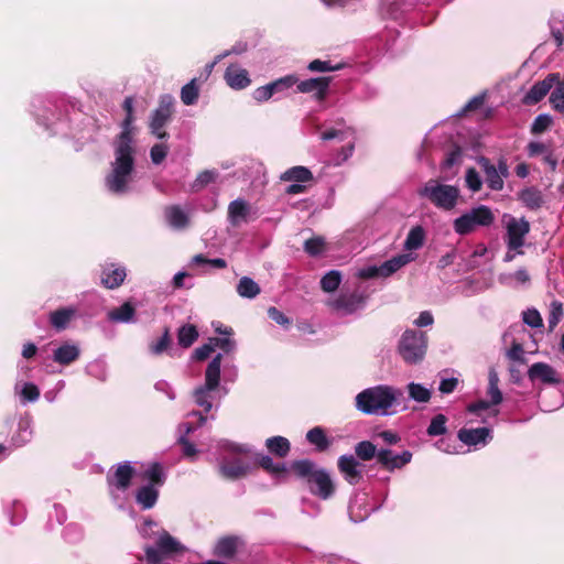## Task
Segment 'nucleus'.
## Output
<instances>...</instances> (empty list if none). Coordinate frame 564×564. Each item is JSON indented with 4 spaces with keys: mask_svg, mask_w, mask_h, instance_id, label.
Returning <instances> with one entry per match:
<instances>
[{
    "mask_svg": "<svg viewBox=\"0 0 564 564\" xmlns=\"http://www.w3.org/2000/svg\"><path fill=\"white\" fill-rule=\"evenodd\" d=\"M127 115L121 124V133L115 141V161L111 170L105 178L106 188L116 195H124L130 192V183L134 170V147L132 138L133 98L127 97L123 101Z\"/></svg>",
    "mask_w": 564,
    "mask_h": 564,
    "instance_id": "1",
    "label": "nucleus"
},
{
    "mask_svg": "<svg viewBox=\"0 0 564 564\" xmlns=\"http://www.w3.org/2000/svg\"><path fill=\"white\" fill-rule=\"evenodd\" d=\"M223 355L217 354L205 370V382L193 391L194 403L202 411H192L188 415L197 417V426H203L208 420H215V415H205L214 408L218 409L220 400L227 394V389H220V367Z\"/></svg>",
    "mask_w": 564,
    "mask_h": 564,
    "instance_id": "2",
    "label": "nucleus"
},
{
    "mask_svg": "<svg viewBox=\"0 0 564 564\" xmlns=\"http://www.w3.org/2000/svg\"><path fill=\"white\" fill-rule=\"evenodd\" d=\"M402 398L403 392L401 389L388 384H379L359 392L355 398V405L364 414L390 415L394 413L391 409L399 405Z\"/></svg>",
    "mask_w": 564,
    "mask_h": 564,
    "instance_id": "3",
    "label": "nucleus"
},
{
    "mask_svg": "<svg viewBox=\"0 0 564 564\" xmlns=\"http://www.w3.org/2000/svg\"><path fill=\"white\" fill-rule=\"evenodd\" d=\"M291 468L297 476L306 479L313 495L324 500L333 496L335 486L327 470L317 468L310 459L295 460Z\"/></svg>",
    "mask_w": 564,
    "mask_h": 564,
    "instance_id": "4",
    "label": "nucleus"
},
{
    "mask_svg": "<svg viewBox=\"0 0 564 564\" xmlns=\"http://www.w3.org/2000/svg\"><path fill=\"white\" fill-rule=\"evenodd\" d=\"M417 194L438 209L452 210L458 204L460 191L455 185L444 184L432 178L417 191Z\"/></svg>",
    "mask_w": 564,
    "mask_h": 564,
    "instance_id": "5",
    "label": "nucleus"
},
{
    "mask_svg": "<svg viewBox=\"0 0 564 564\" xmlns=\"http://www.w3.org/2000/svg\"><path fill=\"white\" fill-rule=\"evenodd\" d=\"M427 350V336L417 329H406L398 343V352L408 365L420 364Z\"/></svg>",
    "mask_w": 564,
    "mask_h": 564,
    "instance_id": "6",
    "label": "nucleus"
},
{
    "mask_svg": "<svg viewBox=\"0 0 564 564\" xmlns=\"http://www.w3.org/2000/svg\"><path fill=\"white\" fill-rule=\"evenodd\" d=\"M494 212L486 205H478L455 218L453 229L459 236H467L480 227H490L495 223Z\"/></svg>",
    "mask_w": 564,
    "mask_h": 564,
    "instance_id": "7",
    "label": "nucleus"
},
{
    "mask_svg": "<svg viewBox=\"0 0 564 564\" xmlns=\"http://www.w3.org/2000/svg\"><path fill=\"white\" fill-rule=\"evenodd\" d=\"M221 448L224 451V455L219 462V471L221 476L231 480L246 476L249 470V465L236 455L247 453L249 451L248 447L245 445L224 442Z\"/></svg>",
    "mask_w": 564,
    "mask_h": 564,
    "instance_id": "8",
    "label": "nucleus"
},
{
    "mask_svg": "<svg viewBox=\"0 0 564 564\" xmlns=\"http://www.w3.org/2000/svg\"><path fill=\"white\" fill-rule=\"evenodd\" d=\"M183 550L184 547L177 540L162 530L159 532L155 545H147L144 547L145 560L148 564H161L164 558Z\"/></svg>",
    "mask_w": 564,
    "mask_h": 564,
    "instance_id": "9",
    "label": "nucleus"
},
{
    "mask_svg": "<svg viewBox=\"0 0 564 564\" xmlns=\"http://www.w3.org/2000/svg\"><path fill=\"white\" fill-rule=\"evenodd\" d=\"M174 98L172 95L160 97L158 108L152 112L149 128L158 139H166L169 133L164 130L173 113Z\"/></svg>",
    "mask_w": 564,
    "mask_h": 564,
    "instance_id": "10",
    "label": "nucleus"
},
{
    "mask_svg": "<svg viewBox=\"0 0 564 564\" xmlns=\"http://www.w3.org/2000/svg\"><path fill=\"white\" fill-rule=\"evenodd\" d=\"M134 469L129 462L119 464L115 470L107 475L109 491L115 501L119 500V492H124L131 482Z\"/></svg>",
    "mask_w": 564,
    "mask_h": 564,
    "instance_id": "11",
    "label": "nucleus"
},
{
    "mask_svg": "<svg viewBox=\"0 0 564 564\" xmlns=\"http://www.w3.org/2000/svg\"><path fill=\"white\" fill-rule=\"evenodd\" d=\"M507 247L509 250H518L524 245V237L530 231V224L524 218L510 217L507 221Z\"/></svg>",
    "mask_w": 564,
    "mask_h": 564,
    "instance_id": "12",
    "label": "nucleus"
},
{
    "mask_svg": "<svg viewBox=\"0 0 564 564\" xmlns=\"http://www.w3.org/2000/svg\"><path fill=\"white\" fill-rule=\"evenodd\" d=\"M126 278V267L115 262L101 264L100 281L105 288L110 290L117 289L124 282Z\"/></svg>",
    "mask_w": 564,
    "mask_h": 564,
    "instance_id": "13",
    "label": "nucleus"
},
{
    "mask_svg": "<svg viewBox=\"0 0 564 564\" xmlns=\"http://www.w3.org/2000/svg\"><path fill=\"white\" fill-rule=\"evenodd\" d=\"M457 437L465 445L478 448L486 446L492 440V431L489 427H463L458 431Z\"/></svg>",
    "mask_w": 564,
    "mask_h": 564,
    "instance_id": "14",
    "label": "nucleus"
},
{
    "mask_svg": "<svg viewBox=\"0 0 564 564\" xmlns=\"http://www.w3.org/2000/svg\"><path fill=\"white\" fill-rule=\"evenodd\" d=\"M410 451H403L401 454H395L389 448H380L377 454V462L387 470L401 469L408 465L412 459Z\"/></svg>",
    "mask_w": 564,
    "mask_h": 564,
    "instance_id": "15",
    "label": "nucleus"
},
{
    "mask_svg": "<svg viewBox=\"0 0 564 564\" xmlns=\"http://www.w3.org/2000/svg\"><path fill=\"white\" fill-rule=\"evenodd\" d=\"M560 74L551 73L543 80L536 82L523 97L525 105H534L541 101L558 82Z\"/></svg>",
    "mask_w": 564,
    "mask_h": 564,
    "instance_id": "16",
    "label": "nucleus"
},
{
    "mask_svg": "<svg viewBox=\"0 0 564 564\" xmlns=\"http://www.w3.org/2000/svg\"><path fill=\"white\" fill-rule=\"evenodd\" d=\"M252 216L251 205L242 198H237L229 203L227 219L232 227H239L242 223H248Z\"/></svg>",
    "mask_w": 564,
    "mask_h": 564,
    "instance_id": "17",
    "label": "nucleus"
},
{
    "mask_svg": "<svg viewBox=\"0 0 564 564\" xmlns=\"http://www.w3.org/2000/svg\"><path fill=\"white\" fill-rule=\"evenodd\" d=\"M164 219L174 230H185L191 225L189 212L180 205H170L164 208Z\"/></svg>",
    "mask_w": 564,
    "mask_h": 564,
    "instance_id": "18",
    "label": "nucleus"
},
{
    "mask_svg": "<svg viewBox=\"0 0 564 564\" xmlns=\"http://www.w3.org/2000/svg\"><path fill=\"white\" fill-rule=\"evenodd\" d=\"M332 77H315L295 84L297 91L303 94L314 93L316 100H324L330 84Z\"/></svg>",
    "mask_w": 564,
    "mask_h": 564,
    "instance_id": "19",
    "label": "nucleus"
},
{
    "mask_svg": "<svg viewBox=\"0 0 564 564\" xmlns=\"http://www.w3.org/2000/svg\"><path fill=\"white\" fill-rule=\"evenodd\" d=\"M338 469L344 478L356 485L362 477V465L352 455H343L338 458Z\"/></svg>",
    "mask_w": 564,
    "mask_h": 564,
    "instance_id": "20",
    "label": "nucleus"
},
{
    "mask_svg": "<svg viewBox=\"0 0 564 564\" xmlns=\"http://www.w3.org/2000/svg\"><path fill=\"white\" fill-rule=\"evenodd\" d=\"M529 379L540 381L545 384H557L560 383V377L556 370L545 362H535L528 370Z\"/></svg>",
    "mask_w": 564,
    "mask_h": 564,
    "instance_id": "21",
    "label": "nucleus"
},
{
    "mask_svg": "<svg viewBox=\"0 0 564 564\" xmlns=\"http://www.w3.org/2000/svg\"><path fill=\"white\" fill-rule=\"evenodd\" d=\"M478 164L485 174L487 186L495 192L502 191L505 181L502 180L499 172L496 171V165H494L490 160L485 156L478 159Z\"/></svg>",
    "mask_w": 564,
    "mask_h": 564,
    "instance_id": "22",
    "label": "nucleus"
},
{
    "mask_svg": "<svg viewBox=\"0 0 564 564\" xmlns=\"http://www.w3.org/2000/svg\"><path fill=\"white\" fill-rule=\"evenodd\" d=\"M225 80L230 88L237 90L247 88L251 83L249 73L237 65H230L227 67L225 72Z\"/></svg>",
    "mask_w": 564,
    "mask_h": 564,
    "instance_id": "23",
    "label": "nucleus"
},
{
    "mask_svg": "<svg viewBox=\"0 0 564 564\" xmlns=\"http://www.w3.org/2000/svg\"><path fill=\"white\" fill-rule=\"evenodd\" d=\"M364 305V297L357 293L341 294L332 302V306L341 314H351Z\"/></svg>",
    "mask_w": 564,
    "mask_h": 564,
    "instance_id": "24",
    "label": "nucleus"
},
{
    "mask_svg": "<svg viewBox=\"0 0 564 564\" xmlns=\"http://www.w3.org/2000/svg\"><path fill=\"white\" fill-rule=\"evenodd\" d=\"M519 199L523 205L532 210H536L544 204L543 194L536 187H528L519 193Z\"/></svg>",
    "mask_w": 564,
    "mask_h": 564,
    "instance_id": "25",
    "label": "nucleus"
},
{
    "mask_svg": "<svg viewBox=\"0 0 564 564\" xmlns=\"http://www.w3.org/2000/svg\"><path fill=\"white\" fill-rule=\"evenodd\" d=\"M159 490L153 485H144L140 487L135 494L137 502L142 509H151L156 503Z\"/></svg>",
    "mask_w": 564,
    "mask_h": 564,
    "instance_id": "26",
    "label": "nucleus"
},
{
    "mask_svg": "<svg viewBox=\"0 0 564 564\" xmlns=\"http://www.w3.org/2000/svg\"><path fill=\"white\" fill-rule=\"evenodd\" d=\"M413 259L414 258L412 257V254L403 253V254L395 256V257L384 261L380 265L381 276L386 278V276L393 274L399 269H401L409 262L413 261Z\"/></svg>",
    "mask_w": 564,
    "mask_h": 564,
    "instance_id": "27",
    "label": "nucleus"
},
{
    "mask_svg": "<svg viewBox=\"0 0 564 564\" xmlns=\"http://www.w3.org/2000/svg\"><path fill=\"white\" fill-rule=\"evenodd\" d=\"M281 180L284 182L308 183L313 180V174L307 167L297 165L282 173Z\"/></svg>",
    "mask_w": 564,
    "mask_h": 564,
    "instance_id": "28",
    "label": "nucleus"
},
{
    "mask_svg": "<svg viewBox=\"0 0 564 564\" xmlns=\"http://www.w3.org/2000/svg\"><path fill=\"white\" fill-rule=\"evenodd\" d=\"M265 446L271 454H274L281 458L288 456L291 444L288 438L283 436H272L265 441Z\"/></svg>",
    "mask_w": 564,
    "mask_h": 564,
    "instance_id": "29",
    "label": "nucleus"
},
{
    "mask_svg": "<svg viewBox=\"0 0 564 564\" xmlns=\"http://www.w3.org/2000/svg\"><path fill=\"white\" fill-rule=\"evenodd\" d=\"M134 314V307L129 302H127L120 307L111 310L108 313V318L117 323H130L133 322Z\"/></svg>",
    "mask_w": 564,
    "mask_h": 564,
    "instance_id": "30",
    "label": "nucleus"
},
{
    "mask_svg": "<svg viewBox=\"0 0 564 564\" xmlns=\"http://www.w3.org/2000/svg\"><path fill=\"white\" fill-rule=\"evenodd\" d=\"M425 240V230L422 226H415L411 228L409 231L405 241L404 249L408 251H413L420 249Z\"/></svg>",
    "mask_w": 564,
    "mask_h": 564,
    "instance_id": "31",
    "label": "nucleus"
},
{
    "mask_svg": "<svg viewBox=\"0 0 564 564\" xmlns=\"http://www.w3.org/2000/svg\"><path fill=\"white\" fill-rule=\"evenodd\" d=\"M306 440L312 445H315V447L318 452L326 451L330 445V442L327 438L325 431L319 426H315V427L311 429L306 433Z\"/></svg>",
    "mask_w": 564,
    "mask_h": 564,
    "instance_id": "32",
    "label": "nucleus"
},
{
    "mask_svg": "<svg viewBox=\"0 0 564 564\" xmlns=\"http://www.w3.org/2000/svg\"><path fill=\"white\" fill-rule=\"evenodd\" d=\"M258 463L264 470L276 478L282 477L286 473V465L284 463H275L268 455H260Z\"/></svg>",
    "mask_w": 564,
    "mask_h": 564,
    "instance_id": "33",
    "label": "nucleus"
},
{
    "mask_svg": "<svg viewBox=\"0 0 564 564\" xmlns=\"http://www.w3.org/2000/svg\"><path fill=\"white\" fill-rule=\"evenodd\" d=\"M499 377L496 370L491 369L488 375V390L487 394L490 398V403L492 405H498L502 402V392L499 387Z\"/></svg>",
    "mask_w": 564,
    "mask_h": 564,
    "instance_id": "34",
    "label": "nucleus"
},
{
    "mask_svg": "<svg viewBox=\"0 0 564 564\" xmlns=\"http://www.w3.org/2000/svg\"><path fill=\"white\" fill-rule=\"evenodd\" d=\"M409 398L419 403H426L431 400L432 391L421 383L410 382L406 386Z\"/></svg>",
    "mask_w": 564,
    "mask_h": 564,
    "instance_id": "35",
    "label": "nucleus"
},
{
    "mask_svg": "<svg viewBox=\"0 0 564 564\" xmlns=\"http://www.w3.org/2000/svg\"><path fill=\"white\" fill-rule=\"evenodd\" d=\"M241 297L253 299L260 293V286L251 278L242 276L237 285Z\"/></svg>",
    "mask_w": 564,
    "mask_h": 564,
    "instance_id": "36",
    "label": "nucleus"
},
{
    "mask_svg": "<svg viewBox=\"0 0 564 564\" xmlns=\"http://www.w3.org/2000/svg\"><path fill=\"white\" fill-rule=\"evenodd\" d=\"M199 96V87L197 79L193 78L189 83L184 85L181 89V100L186 106L196 104Z\"/></svg>",
    "mask_w": 564,
    "mask_h": 564,
    "instance_id": "37",
    "label": "nucleus"
},
{
    "mask_svg": "<svg viewBox=\"0 0 564 564\" xmlns=\"http://www.w3.org/2000/svg\"><path fill=\"white\" fill-rule=\"evenodd\" d=\"M198 337V332L194 325H183L177 332L178 345L188 348L191 347Z\"/></svg>",
    "mask_w": 564,
    "mask_h": 564,
    "instance_id": "38",
    "label": "nucleus"
},
{
    "mask_svg": "<svg viewBox=\"0 0 564 564\" xmlns=\"http://www.w3.org/2000/svg\"><path fill=\"white\" fill-rule=\"evenodd\" d=\"M237 550V539L226 536L220 539L215 546V554L221 557L229 558L234 556Z\"/></svg>",
    "mask_w": 564,
    "mask_h": 564,
    "instance_id": "39",
    "label": "nucleus"
},
{
    "mask_svg": "<svg viewBox=\"0 0 564 564\" xmlns=\"http://www.w3.org/2000/svg\"><path fill=\"white\" fill-rule=\"evenodd\" d=\"M549 100L555 111L564 112V82L560 78L558 82H555Z\"/></svg>",
    "mask_w": 564,
    "mask_h": 564,
    "instance_id": "40",
    "label": "nucleus"
},
{
    "mask_svg": "<svg viewBox=\"0 0 564 564\" xmlns=\"http://www.w3.org/2000/svg\"><path fill=\"white\" fill-rule=\"evenodd\" d=\"M197 426L193 425L189 422L183 423L180 425V430H184V434L180 436L178 442L183 446V453L187 457H194L197 453L196 447L194 444H192L187 438L186 435L192 433Z\"/></svg>",
    "mask_w": 564,
    "mask_h": 564,
    "instance_id": "41",
    "label": "nucleus"
},
{
    "mask_svg": "<svg viewBox=\"0 0 564 564\" xmlns=\"http://www.w3.org/2000/svg\"><path fill=\"white\" fill-rule=\"evenodd\" d=\"M50 322L55 329H65L70 322V307H64L52 312L50 315Z\"/></svg>",
    "mask_w": 564,
    "mask_h": 564,
    "instance_id": "42",
    "label": "nucleus"
},
{
    "mask_svg": "<svg viewBox=\"0 0 564 564\" xmlns=\"http://www.w3.org/2000/svg\"><path fill=\"white\" fill-rule=\"evenodd\" d=\"M378 451L377 446L370 441H361L355 446L357 457L362 460H370L373 457L377 458Z\"/></svg>",
    "mask_w": 564,
    "mask_h": 564,
    "instance_id": "43",
    "label": "nucleus"
},
{
    "mask_svg": "<svg viewBox=\"0 0 564 564\" xmlns=\"http://www.w3.org/2000/svg\"><path fill=\"white\" fill-rule=\"evenodd\" d=\"M218 175L219 174L216 170H205L200 172L195 178V181L192 183V191L198 192L203 189L208 184L215 182Z\"/></svg>",
    "mask_w": 564,
    "mask_h": 564,
    "instance_id": "44",
    "label": "nucleus"
},
{
    "mask_svg": "<svg viewBox=\"0 0 564 564\" xmlns=\"http://www.w3.org/2000/svg\"><path fill=\"white\" fill-rule=\"evenodd\" d=\"M143 478L149 480L150 485L154 487L163 485L165 476L162 466L158 463L152 464L144 470Z\"/></svg>",
    "mask_w": 564,
    "mask_h": 564,
    "instance_id": "45",
    "label": "nucleus"
},
{
    "mask_svg": "<svg viewBox=\"0 0 564 564\" xmlns=\"http://www.w3.org/2000/svg\"><path fill=\"white\" fill-rule=\"evenodd\" d=\"M341 282V274L337 270L327 272L321 280V288L325 292H334Z\"/></svg>",
    "mask_w": 564,
    "mask_h": 564,
    "instance_id": "46",
    "label": "nucleus"
},
{
    "mask_svg": "<svg viewBox=\"0 0 564 564\" xmlns=\"http://www.w3.org/2000/svg\"><path fill=\"white\" fill-rule=\"evenodd\" d=\"M297 83V76L296 75H286L284 77L278 78L276 80H273L269 83V86L271 88L272 94L283 93L291 87H293Z\"/></svg>",
    "mask_w": 564,
    "mask_h": 564,
    "instance_id": "47",
    "label": "nucleus"
},
{
    "mask_svg": "<svg viewBox=\"0 0 564 564\" xmlns=\"http://www.w3.org/2000/svg\"><path fill=\"white\" fill-rule=\"evenodd\" d=\"M447 419L443 414L435 415L432 420L430 425L427 426L426 433L430 436H440L444 435L447 431L446 427Z\"/></svg>",
    "mask_w": 564,
    "mask_h": 564,
    "instance_id": "48",
    "label": "nucleus"
},
{
    "mask_svg": "<svg viewBox=\"0 0 564 564\" xmlns=\"http://www.w3.org/2000/svg\"><path fill=\"white\" fill-rule=\"evenodd\" d=\"M341 68V64H332L330 61L314 59L308 63L307 69L316 73L334 72Z\"/></svg>",
    "mask_w": 564,
    "mask_h": 564,
    "instance_id": "49",
    "label": "nucleus"
},
{
    "mask_svg": "<svg viewBox=\"0 0 564 564\" xmlns=\"http://www.w3.org/2000/svg\"><path fill=\"white\" fill-rule=\"evenodd\" d=\"M553 123V118L547 113H541L538 117H535L532 127L531 132L534 134H540L544 131H546L551 124Z\"/></svg>",
    "mask_w": 564,
    "mask_h": 564,
    "instance_id": "50",
    "label": "nucleus"
},
{
    "mask_svg": "<svg viewBox=\"0 0 564 564\" xmlns=\"http://www.w3.org/2000/svg\"><path fill=\"white\" fill-rule=\"evenodd\" d=\"M465 181L466 186L474 193L480 191L482 186V180L479 173L474 167H469L466 171Z\"/></svg>",
    "mask_w": 564,
    "mask_h": 564,
    "instance_id": "51",
    "label": "nucleus"
},
{
    "mask_svg": "<svg viewBox=\"0 0 564 564\" xmlns=\"http://www.w3.org/2000/svg\"><path fill=\"white\" fill-rule=\"evenodd\" d=\"M325 240L322 237H314L304 242V250L310 256H318L323 252Z\"/></svg>",
    "mask_w": 564,
    "mask_h": 564,
    "instance_id": "52",
    "label": "nucleus"
},
{
    "mask_svg": "<svg viewBox=\"0 0 564 564\" xmlns=\"http://www.w3.org/2000/svg\"><path fill=\"white\" fill-rule=\"evenodd\" d=\"M563 316V305L558 301H553L550 306V315L547 318L549 327L552 330Z\"/></svg>",
    "mask_w": 564,
    "mask_h": 564,
    "instance_id": "53",
    "label": "nucleus"
},
{
    "mask_svg": "<svg viewBox=\"0 0 564 564\" xmlns=\"http://www.w3.org/2000/svg\"><path fill=\"white\" fill-rule=\"evenodd\" d=\"M170 344H171V338H170L169 329H165L164 334L155 343H152L149 346L150 352L155 356L161 355L163 351H165L167 349Z\"/></svg>",
    "mask_w": 564,
    "mask_h": 564,
    "instance_id": "54",
    "label": "nucleus"
},
{
    "mask_svg": "<svg viewBox=\"0 0 564 564\" xmlns=\"http://www.w3.org/2000/svg\"><path fill=\"white\" fill-rule=\"evenodd\" d=\"M209 343L213 344L214 349L219 348L225 354L232 352L236 348V343L230 337H214L209 338Z\"/></svg>",
    "mask_w": 564,
    "mask_h": 564,
    "instance_id": "55",
    "label": "nucleus"
},
{
    "mask_svg": "<svg viewBox=\"0 0 564 564\" xmlns=\"http://www.w3.org/2000/svg\"><path fill=\"white\" fill-rule=\"evenodd\" d=\"M524 324L532 328H538L543 325L542 317L535 308H528L522 313Z\"/></svg>",
    "mask_w": 564,
    "mask_h": 564,
    "instance_id": "56",
    "label": "nucleus"
},
{
    "mask_svg": "<svg viewBox=\"0 0 564 564\" xmlns=\"http://www.w3.org/2000/svg\"><path fill=\"white\" fill-rule=\"evenodd\" d=\"M169 152V147L164 143L154 144L151 148L150 156L154 164H160L164 161Z\"/></svg>",
    "mask_w": 564,
    "mask_h": 564,
    "instance_id": "57",
    "label": "nucleus"
},
{
    "mask_svg": "<svg viewBox=\"0 0 564 564\" xmlns=\"http://www.w3.org/2000/svg\"><path fill=\"white\" fill-rule=\"evenodd\" d=\"M192 262L194 264H208L216 269H225L227 267V262L221 258H215V259H207L203 254H196Z\"/></svg>",
    "mask_w": 564,
    "mask_h": 564,
    "instance_id": "58",
    "label": "nucleus"
},
{
    "mask_svg": "<svg viewBox=\"0 0 564 564\" xmlns=\"http://www.w3.org/2000/svg\"><path fill=\"white\" fill-rule=\"evenodd\" d=\"M511 278H513L518 283L525 284L530 281V275L525 269H519L514 272V274L509 275H500L499 281L503 284L510 285L511 282L509 281Z\"/></svg>",
    "mask_w": 564,
    "mask_h": 564,
    "instance_id": "59",
    "label": "nucleus"
},
{
    "mask_svg": "<svg viewBox=\"0 0 564 564\" xmlns=\"http://www.w3.org/2000/svg\"><path fill=\"white\" fill-rule=\"evenodd\" d=\"M54 361L70 365V344L66 343L54 351Z\"/></svg>",
    "mask_w": 564,
    "mask_h": 564,
    "instance_id": "60",
    "label": "nucleus"
},
{
    "mask_svg": "<svg viewBox=\"0 0 564 564\" xmlns=\"http://www.w3.org/2000/svg\"><path fill=\"white\" fill-rule=\"evenodd\" d=\"M462 160V151L459 149H455L447 153L445 160L442 163V170H451L454 165H457Z\"/></svg>",
    "mask_w": 564,
    "mask_h": 564,
    "instance_id": "61",
    "label": "nucleus"
},
{
    "mask_svg": "<svg viewBox=\"0 0 564 564\" xmlns=\"http://www.w3.org/2000/svg\"><path fill=\"white\" fill-rule=\"evenodd\" d=\"M21 397L25 401H35L40 397V390L34 383H25L22 388Z\"/></svg>",
    "mask_w": 564,
    "mask_h": 564,
    "instance_id": "62",
    "label": "nucleus"
},
{
    "mask_svg": "<svg viewBox=\"0 0 564 564\" xmlns=\"http://www.w3.org/2000/svg\"><path fill=\"white\" fill-rule=\"evenodd\" d=\"M273 96L272 91H271V88L269 86V84L264 85V86H261V87H258L253 90L252 93V97L254 100H257L258 102H263V101H267L269 100L271 97Z\"/></svg>",
    "mask_w": 564,
    "mask_h": 564,
    "instance_id": "63",
    "label": "nucleus"
},
{
    "mask_svg": "<svg viewBox=\"0 0 564 564\" xmlns=\"http://www.w3.org/2000/svg\"><path fill=\"white\" fill-rule=\"evenodd\" d=\"M457 384H458L457 378L442 379L440 382V386H438V390L443 394H448V393H452L456 389Z\"/></svg>",
    "mask_w": 564,
    "mask_h": 564,
    "instance_id": "64",
    "label": "nucleus"
}]
</instances>
